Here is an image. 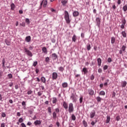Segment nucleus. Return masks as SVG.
Wrapping results in <instances>:
<instances>
[{
    "mask_svg": "<svg viewBox=\"0 0 127 127\" xmlns=\"http://www.w3.org/2000/svg\"><path fill=\"white\" fill-rule=\"evenodd\" d=\"M103 70H102V68H99L98 69V73H102Z\"/></svg>",
    "mask_w": 127,
    "mask_h": 127,
    "instance_id": "obj_64",
    "label": "nucleus"
},
{
    "mask_svg": "<svg viewBox=\"0 0 127 127\" xmlns=\"http://www.w3.org/2000/svg\"><path fill=\"white\" fill-rule=\"evenodd\" d=\"M25 22H26L27 23H28V24H29V23H30V21L29 20V19H28V18H26V19H25Z\"/></svg>",
    "mask_w": 127,
    "mask_h": 127,
    "instance_id": "obj_49",
    "label": "nucleus"
},
{
    "mask_svg": "<svg viewBox=\"0 0 127 127\" xmlns=\"http://www.w3.org/2000/svg\"><path fill=\"white\" fill-rule=\"evenodd\" d=\"M87 50L88 51H90V50H91V45L90 44H88L87 45Z\"/></svg>",
    "mask_w": 127,
    "mask_h": 127,
    "instance_id": "obj_37",
    "label": "nucleus"
},
{
    "mask_svg": "<svg viewBox=\"0 0 127 127\" xmlns=\"http://www.w3.org/2000/svg\"><path fill=\"white\" fill-rule=\"evenodd\" d=\"M88 94L89 95H90V96H93L94 95V91L93 90V89H89L88 90Z\"/></svg>",
    "mask_w": 127,
    "mask_h": 127,
    "instance_id": "obj_11",
    "label": "nucleus"
},
{
    "mask_svg": "<svg viewBox=\"0 0 127 127\" xmlns=\"http://www.w3.org/2000/svg\"><path fill=\"white\" fill-rule=\"evenodd\" d=\"M59 71H60V72H63L64 71V67H62V66H60V67L58 68Z\"/></svg>",
    "mask_w": 127,
    "mask_h": 127,
    "instance_id": "obj_39",
    "label": "nucleus"
},
{
    "mask_svg": "<svg viewBox=\"0 0 127 127\" xmlns=\"http://www.w3.org/2000/svg\"><path fill=\"white\" fill-rule=\"evenodd\" d=\"M83 103V96H80L79 98V104Z\"/></svg>",
    "mask_w": 127,
    "mask_h": 127,
    "instance_id": "obj_43",
    "label": "nucleus"
},
{
    "mask_svg": "<svg viewBox=\"0 0 127 127\" xmlns=\"http://www.w3.org/2000/svg\"><path fill=\"white\" fill-rule=\"evenodd\" d=\"M73 16L76 17L79 16V12L78 11H74L72 13Z\"/></svg>",
    "mask_w": 127,
    "mask_h": 127,
    "instance_id": "obj_12",
    "label": "nucleus"
},
{
    "mask_svg": "<svg viewBox=\"0 0 127 127\" xmlns=\"http://www.w3.org/2000/svg\"><path fill=\"white\" fill-rule=\"evenodd\" d=\"M52 57L53 60H56L58 58V56L56 53H54L52 55Z\"/></svg>",
    "mask_w": 127,
    "mask_h": 127,
    "instance_id": "obj_13",
    "label": "nucleus"
},
{
    "mask_svg": "<svg viewBox=\"0 0 127 127\" xmlns=\"http://www.w3.org/2000/svg\"><path fill=\"white\" fill-rule=\"evenodd\" d=\"M108 65H105L103 67V70H107L108 69Z\"/></svg>",
    "mask_w": 127,
    "mask_h": 127,
    "instance_id": "obj_55",
    "label": "nucleus"
},
{
    "mask_svg": "<svg viewBox=\"0 0 127 127\" xmlns=\"http://www.w3.org/2000/svg\"><path fill=\"white\" fill-rule=\"evenodd\" d=\"M107 61H108V63H111V62H112V61H113L112 60V58H109L108 59Z\"/></svg>",
    "mask_w": 127,
    "mask_h": 127,
    "instance_id": "obj_53",
    "label": "nucleus"
},
{
    "mask_svg": "<svg viewBox=\"0 0 127 127\" xmlns=\"http://www.w3.org/2000/svg\"><path fill=\"white\" fill-rule=\"evenodd\" d=\"M71 120L72 121H76V116H75V115H71Z\"/></svg>",
    "mask_w": 127,
    "mask_h": 127,
    "instance_id": "obj_36",
    "label": "nucleus"
},
{
    "mask_svg": "<svg viewBox=\"0 0 127 127\" xmlns=\"http://www.w3.org/2000/svg\"><path fill=\"white\" fill-rule=\"evenodd\" d=\"M55 110L57 114H58V113H60V110L59 109V108H56Z\"/></svg>",
    "mask_w": 127,
    "mask_h": 127,
    "instance_id": "obj_50",
    "label": "nucleus"
},
{
    "mask_svg": "<svg viewBox=\"0 0 127 127\" xmlns=\"http://www.w3.org/2000/svg\"><path fill=\"white\" fill-rule=\"evenodd\" d=\"M82 123H83V125L84 127H88V124H87V122H86V121L83 120L82 121Z\"/></svg>",
    "mask_w": 127,
    "mask_h": 127,
    "instance_id": "obj_33",
    "label": "nucleus"
},
{
    "mask_svg": "<svg viewBox=\"0 0 127 127\" xmlns=\"http://www.w3.org/2000/svg\"><path fill=\"white\" fill-rule=\"evenodd\" d=\"M42 4H43L44 7H46L47 6V0H43L40 3V8L42 7Z\"/></svg>",
    "mask_w": 127,
    "mask_h": 127,
    "instance_id": "obj_6",
    "label": "nucleus"
},
{
    "mask_svg": "<svg viewBox=\"0 0 127 127\" xmlns=\"http://www.w3.org/2000/svg\"><path fill=\"white\" fill-rule=\"evenodd\" d=\"M70 100H72V103H76V102H77V97H76V95H75V94L71 93V95L70 96Z\"/></svg>",
    "mask_w": 127,
    "mask_h": 127,
    "instance_id": "obj_4",
    "label": "nucleus"
},
{
    "mask_svg": "<svg viewBox=\"0 0 127 127\" xmlns=\"http://www.w3.org/2000/svg\"><path fill=\"white\" fill-rule=\"evenodd\" d=\"M21 127H26V125L24 123H22L21 124Z\"/></svg>",
    "mask_w": 127,
    "mask_h": 127,
    "instance_id": "obj_56",
    "label": "nucleus"
},
{
    "mask_svg": "<svg viewBox=\"0 0 127 127\" xmlns=\"http://www.w3.org/2000/svg\"><path fill=\"white\" fill-rule=\"evenodd\" d=\"M116 97V92H113L112 93V98H115Z\"/></svg>",
    "mask_w": 127,
    "mask_h": 127,
    "instance_id": "obj_59",
    "label": "nucleus"
},
{
    "mask_svg": "<svg viewBox=\"0 0 127 127\" xmlns=\"http://www.w3.org/2000/svg\"><path fill=\"white\" fill-rule=\"evenodd\" d=\"M68 113L71 114L74 112V106L73 105V103H70L68 105Z\"/></svg>",
    "mask_w": 127,
    "mask_h": 127,
    "instance_id": "obj_2",
    "label": "nucleus"
},
{
    "mask_svg": "<svg viewBox=\"0 0 127 127\" xmlns=\"http://www.w3.org/2000/svg\"><path fill=\"white\" fill-rule=\"evenodd\" d=\"M25 41H26V42H30V41H31V37H30V36H27L25 38Z\"/></svg>",
    "mask_w": 127,
    "mask_h": 127,
    "instance_id": "obj_17",
    "label": "nucleus"
},
{
    "mask_svg": "<svg viewBox=\"0 0 127 127\" xmlns=\"http://www.w3.org/2000/svg\"><path fill=\"white\" fill-rule=\"evenodd\" d=\"M1 116L2 118H5L6 117V114L4 112H1Z\"/></svg>",
    "mask_w": 127,
    "mask_h": 127,
    "instance_id": "obj_41",
    "label": "nucleus"
},
{
    "mask_svg": "<svg viewBox=\"0 0 127 127\" xmlns=\"http://www.w3.org/2000/svg\"><path fill=\"white\" fill-rule=\"evenodd\" d=\"M10 7L11 10H14V8H15V5H14V3H12L10 4Z\"/></svg>",
    "mask_w": 127,
    "mask_h": 127,
    "instance_id": "obj_28",
    "label": "nucleus"
},
{
    "mask_svg": "<svg viewBox=\"0 0 127 127\" xmlns=\"http://www.w3.org/2000/svg\"><path fill=\"white\" fill-rule=\"evenodd\" d=\"M5 43H6V45L9 46L10 45V41L7 39H5L4 40Z\"/></svg>",
    "mask_w": 127,
    "mask_h": 127,
    "instance_id": "obj_29",
    "label": "nucleus"
},
{
    "mask_svg": "<svg viewBox=\"0 0 127 127\" xmlns=\"http://www.w3.org/2000/svg\"><path fill=\"white\" fill-rule=\"evenodd\" d=\"M0 127H5V124L1 123L0 125Z\"/></svg>",
    "mask_w": 127,
    "mask_h": 127,
    "instance_id": "obj_60",
    "label": "nucleus"
},
{
    "mask_svg": "<svg viewBox=\"0 0 127 127\" xmlns=\"http://www.w3.org/2000/svg\"><path fill=\"white\" fill-rule=\"evenodd\" d=\"M34 125L36 127L37 126H39L41 125V121L40 120H36L34 122Z\"/></svg>",
    "mask_w": 127,
    "mask_h": 127,
    "instance_id": "obj_10",
    "label": "nucleus"
},
{
    "mask_svg": "<svg viewBox=\"0 0 127 127\" xmlns=\"http://www.w3.org/2000/svg\"><path fill=\"white\" fill-rule=\"evenodd\" d=\"M61 2L64 6L66 5V3H68V1L66 0H62Z\"/></svg>",
    "mask_w": 127,
    "mask_h": 127,
    "instance_id": "obj_21",
    "label": "nucleus"
},
{
    "mask_svg": "<svg viewBox=\"0 0 127 127\" xmlns=\"http://www.w3.org/2000/svg\"><path fill=\"white\" fill-rule=\"evenodd\" d=\"M122 24L120 26V27L121 29H125V28L126 27V24L127 23V20L126 19H123L121 21Z\"/></svg>",
    "mask_w": 127,
    "mask_h": 127,
    "instance_id": "obj_3",
    "label": "nucleus"
},
{
    "mask_svg": "<svg viewBox=\"0 0 127 127\" xmlns=\"http://www.w3.org/2000/svg\"><path fill=\"white\" fill-rule=\"evenodd\" d=\"M95 79V76L92 74L90 76V80H94Z\"/></svg>",
    "mask_w": 127,
    "mask_h": 127,
    "instance_id": "obj_57",
    "label": "nucleus"
},
{
    "mask_svg": "<svg viewBox=\"0 0 127 127\" xmlns=\"http://www.w3.org/2000/svg\"><path fill=\"white\" fill-rule=\"evenodd\" d=\"M57 118V113L56 112L53 113V120H56Z\"/></svg>",
    "mask_w": 127,
    "mask_h": 127,
    "instance_id": "obj_22",
    "label": "nucleus"
},
{
    "mask_svg": "<svg viewBox=\"0 0 127 127\" xmlns=\"http://www.w3.org/2000/svg\"><path fill=\"white\" fill-rule=\"evenodd\" d=\"M99 95H100V96H105V95H106V92L104 91H101L99 92Z\"/></svg>",
    "mask_w": 127,
    "mask_h": 127,
    "instance_id": "obj_35",
    "label": "nucleus"
},
{
    "mask_svg": "<svg viewBox=\"0 0 127 127\" xmlns=\"http://www.w3.org/2000/svg\"><path fill=\"white\" fill-rule=\"evenodd\" d=\"M41 81L42 83H44V84H46V78H45L44 76H42L41 78Z\"/></svg>",
    "mask_w": 127,
    "mask_h": 127,
    "instance_id": "obj_20",
    "label": "nucleus"
},
{
    "mask_svg": "<svg viewBox=\"0 0 127 127\" xmlns=\"http://www.w3.org/2000/svg\"><path fill=\"white\" fill-rule=\"evenodd\" d=\"M97 63H98V66L100 67V66H101V65H102V59H101V58H98L97 59Z\"/></svg>",
    "mask_w": 127,
    "mask_h": 127,
    "instance_id": "obj_19",
    "label": "nucleus"
},
{
    "mask_svg": "<svg viewBox=\"0 0 127 127\" xmlns=\"http://www.w3.org/2000/svg\"><path fill=\"white\" fill-rule=\"evenodd\" d=\"M42 51L46 54H47V49L46 48V47H43L42 48Z\"/></svg>",
    "mask_w": 127,
    "mask_h": 127,
    "instance_id": "obj_34",
    "label": "nucleus"
},
{
    "mask_svg": "<svg viewBox=\"0 0 127 127\" xmlns=\"http://www.w3.org/2000/svg\"><path fill=\"white\" fill-rule=\"evenodd\" d=\"M52 103L56 105V103H57V98L56 97L53 98Z\"/></svg>",
    "mask_w": 127,
    "mask_h": 127,
    "instance_id": "obj_25",
    "label": "nucleus"
},
{
    "mask_svg": "<svg viewBox=\"0 0 127 127\" xmlns=\"http://www.w3.org/2000/svg\"><path fill=\"white\" fill-rule=\"evenodd\" d=\"M7 77L8 79H11L12 78V74L11 73L8 74Z\"/></svg>",
    "mask_w": 127,
    "mask_h": 127,
    "instance_id": "obj_44",
    "label": "nucleus"
},
{
    "mask_svg": "<svg viewBox=\"0 0 127 127\" xmlns=\"http://www.w3.org/2000/svg\"><path fill=\"white\" fill-rule=\"evenodd\" d=\"M106 118L107 119L106 124H109V123H110V121H111V117L109 116H107Z\"/></svg>",
    "mask_w": 127,
    "mask_h": 127,
    "instance_id": "obj_27",
    "label": "nucleus"
},
{
    "mask_svg": "<svg viewBox=\"0 0 127 127\" xmlns=\"http://www.w3.org/2000/svg\"><path fill=\"white\" fill-rule=\"evenodd\" d=\"M25 52H26L28 56H30V57H32V53H31L30 51L27 50V49H25Z\"/></svg>",
    "mask_w": 127,
    "mask_h": 127,
    "instance_id": "obj_7",
    "label": "nucleus"
},
{
    "mask_svg": "<svg viewBox=\"0 0 127 127\" xmlns=\"http://www.w3.org/2000/svg\"><path fill=\"white\" fill-rule=\"evenodd\" d=\"M18 122H19V123H23V119H22V118H20L18 119Z\"/></svg>",
    "mask_w": 127,
    "mask_h": 127,
    "instance_id": "obj_48",
    "label": "nucleus"
},
{
    "mask_svg": "<svg viewBox=\"0 0 127 127\" xmlns=\"http://www.w3.org/2000/svg\"><path fill=\"white\" fill-rule=\"evenodd\" d=\"M103 99L100 97V96L96 97V101L98 102V103H100L101 101Z\"/></svg>",
    "mask_w": 127,
    "mask_h": 127,
    "instance_id": "obj_31",
    "label": "nucleus"
},
{
    "mask_svg": "<svg viewBox=\"0 0 127 127\" xmlns=\"http://www.w3.org/2000/svg\"><path fill=\"white\" fill-rule=\"evenodd\" d=\"M33 93V92L32 91V90H29L27 92V94L28 95H31V93Z\"/></svg>",
    "mask_w": 127,
    "mask_h": 127,
    "instance_id": "obj_54",
    "label": "nucleus"
},
{
    "mask_svg": "<svg viewBox=\"0 0 127 127\" xmlns=\"http://www.w3.org/2000/svg\"><path fill=\"white\" fill-rule=\"evenodd\" d=\"M77 40V36H76V35L74 34L72 37V41L73 42H76V41Z\"/></svg>",
    "mask_w": 127,
    "mask_h": 127,
    "instance_id": "obj_23",
    "label": "nucleus"
},
{
    "mask_svg": "<svg viewBox=\"0 0 127 127\" xmlns=\"http://www.w3.org/2000/svg\"><path fill=\"white\" fill-rule=\"evenodd\" d=\"M31 108H32V106L29 107L28 109V112L30 115H32V114H33V112H34V110Z\"/></svg>",
    "mask_w": 127,
    "mask_h": 127,
    "instance_id": "obj_9",
    "label": "nucleus"
},
{
    "mask_svg": "<svg viewBox=\"0 0 127 127\" xmlns=\"http://www.w3.org/2000/svg\"><path fill=\"white\" fill-rule=\"evenodd\" d=\"M81 37L82 38H84L85 37V34L84 33H81Z\"/></svg>",
    "mask_w": 127,
    "mask_h": 127,
    "instance_id": "obj_62",
    "label": "nucleus"
},
{
    "mask_svg": "<svg viewBox=\"0 0 127 127\" xmlns=\"http://www.w3.org/2000/svg\"><path fill=\"white\" fill-rule=\"evenodd\" d=\"M63 107L65 110H68V104L65 101L63 102Z\"/></svg>",
    "mask_w": 127,
    "mask_h": 127,
    "instance_id": "obj_15",
    "label": "nucleus"
},
{
    "mask_svg": "<svg viewBox=\"0 0 127 127\" xmlns=\"http://www.w3.org/2000/svg\"><path fill=\"white\" fill-rule=\"evenodd\" d=\"M123 11L126 12V11H127V4L123 6Z\"/></svg>",
    "mask_w": 127,
    "mask_h": 127,
    "instance_id": "obj_38",
    "label": "nucleus"
},
{
    "mask_svg": "<svg viewBox=\"0 0 127 127\" xmlns=\"http://www.w3.org/2000/svg\"><path fill=\"white\" fill-rule=\"evenodd\" d=\"M2 67H5V59L3 58L2 60Z\"/></svg>",
    "mask_w": 127,
    "mask_h": 127,
    "instance_id": "obj_32",
    "label": "nucleus"
},
{
    "mask_svg": "<svg viewBox=\"0 0 127 127\" xmlns=\"http://www.w3.org/2000/svg\"><path fill=\"white\" fill-rule=\"evenodd\" d=\"M116 42V38L115 37H112L111 38V44H114Z\"/></svg>",
    "mask_w": 127,
    "mask_h": 127,
    "instance_id": "obj_30",
    "label": "nucleus"
},
{
    "mask_svg": "<svg viewBox=\"0 0 127 127\" xmlns=\"http://www.w3.org/2000/svg\"><path fill=\"white\" fill-rule=\"evenodd\" d=\"M126 48H127V46L123 45L122 46V47L121 48V49H122V51H126Z\"/></svg>",
    "mask_w": 127,
    "mask_h": 127,
    "instance_id": "obj_42",
    "label": "nucleus"
},
{
    "mask_svg": "<svg viewBox=\"0 0 127 127\" xmlns=\"http://www.w3.org/2000/svg\"><path fill=\"white\" fill-rule=\"evenodd\" d=\"M97 122H94V121H92L91 123V124L92 125V126H95V125H96Z\"/></svg>",
    "mask_w": 127,
    "mask_h": 127,
    "instance_id": "obj_61",
    "label": "nucleus"
},
{
    "mask_svg": "<svg viewBox=\"0 0 127 127\" xmlns=\"http://www.w3.org/2000/svg\"><path fill=\"white\" fill-rule=\"evenodd\" d=\"M127 83L126 81H124L123 82H122L121 85L122 88H125L127 86Z\"/></svg>",
    "mask_w": 127,
    "mask_h": 127,
    "instance_id": "obj_24",
    "label": "nucleus"
},
{
    "mask_svg": "<svg viewBox=\"0 0 127 127\" xmlns=\"http://www.w3.org/2000/svg\"><path fill=\"white\" fill-rule=\"evenodd\" d=\"M57 78H58V74L56 72H54L52 74V80H57Z\"/></svg>",
    "mask_w": 127,
    "mask_h": 127,
    "instance_id": "obj_5",
    "label": "nucleus"
},
{
    "mask_svg": "<svg viewBox=\"0 0 127 127\" xmlns=\"http://www.w3.org/2000/svg\"><path fill=\"white\" fill-rule=\"evenodd\" d=\"M64 19L66 22V23L69 24L71 22V20H70V17L69 16V13L66 11H64Z\"/></svg>",
    "mask_w": 127,
    "mask_h": 127,
    "instance_id": "obj_1",
    "label": "nucleus"
},
{
    "mask_svg": "<svg viewBox=\"0 0 127 127\" xmlns=\"http://www.w3.org/2000/svg\"><path fill=\"white\" fill-rule=\"evenodd\" d=\"M62 87L64 88H68V83L64 82V83H62Z\"/></svg>",
    "mask_w": 127,
    "mask_h": 127,
    "instance_id": "obj_16",
    "label": "nucleus"
},
{
    "mask_svg": "<svg viewBox=\"0 0 127 127\" xmlns=\"http://www.w3.org/2000/svg\"><path fill=\"white\" fill-rule=\"evenodd\" d=\"M45 62L47 63H48L49 62H50V59L49 58V57H47L45 58Z\"/></svg>",
    "mask_w": 127,
    "mask_h": 127,
    "instance_id": "obj_40",
    "label": "nucleus"
},
{
    "mask_svg": "<svg viewBox=\"0 0 127 127\" xmlns=\"http://www.w3.org/2000/svg\"><path fill=\"white\" fill-rule=\"evenodd\" d=\"M121 34L122 36L124 37V38H126V37H127V33L125 31H122L121 32Z\"/></svg>",
    "mask_w": 127,
    "mask_h": 127,
    "instance_id": "obj_26",
    "label": "nucleus"
},
{
    "mask_svg": "<svg viewBox=\"0 0 127 127\" xmlns=\"http://www.w3.org/2000/svg\"><path fill=\"white\" fill-rule=\"evenodd\" d=\"M37 64H38L37 61H35V62H33V66L34 67H36V65H37Z\"/></svg>",
    "mask_w": 127,
    "mask_h": 127,
    "instance_id": "obj_46",
    "label": "nucleus"
},
{
    "mask_svg": "<svg viewBox=\"0 0 127 127\" xmlns=\"http://www.w3.org/2000/svg\"><path fill=\"white\" fill-rule=\"evenodd\" d=\"M81 72H83L84 74L85 75V74H87V73H88V68L86 67L83 68L82 70H81Z\"/></svg>",
    "mask_w": 127,
    "mask_h": 127,
    "instance_id": "obj_18",
    "label": "nucleus"
},
{
    "mask_svg": "<svg viewBox=\"0 0 127 127\" xmlns=\"http://www.w3.org/2000/svg\"><path fill=\"white\" fill-rule=\"evenodd\" d=\"M42 95V92H41V91H39V92H38V96H41Z\"/></svg>",
    "mask_w": 127,
    "mask_h": 127,
    "instance_id": "obj_58",
    "label": "nucleus"
},
{
    "mask_svg": "<svg viewBox=\"0 0 127 127\" xmlns=\"http://www.w3.org/2000/svg\"><path fill=\"white\" fill-rule=\"evenodd\" d=\"M22 106L23 107L26 106V102L25 101L22 102Z\"/></svg>",
    "mask_w": 127,
    "mask_h": 127,
    "instance_id": "obj_52",
    "label": "nucleus"
},
{
    "mask_svg": "<svg viewBox=\"0 0 127 127\" xmlns=\"http://www.w3.org/2000/svg\"><path fill=\"white\" fill-rule=\"evenodd\" d=\"M95 116H96V112L95 110H92L90 113V117L91 119H93Z\"/></svg>",
    "mask_w": 127,
    "mask_h": 127,
    "instance_id": "obj_8",
    "label": "nucleus"
},
{
    "mask_svg": "<svg viewBox=\"0 0 127 127\" xmlns=\"http://www.w3.org/2000/svg\"><path fill=\"white\" fill-rule=\"evenodd\" d=\"M110 80L107 79L105 80V82L104 83V86H108V82H109Z\"/></svg>",
    "mask_w": 127,
    "mask_h": 127,
    "instance_id": "obj_45",
    "label": "nucleus"
},
{
    "mask_svg": "<svg viewBox=\"0 0 127 127\" xmlns=\"http://www.w3.org/2000/svg\"><path fill=\"white\" fill-rule=\"evenodd\" d=\"M48 112L49 113V114H51L52 112H51V107H49L48 108Z\"/></svg>",
    "mask_w": 127,
    "mask_h": 127,
    "instance_id": "obj_47",
    "label": "nucleus"
},
{
    "mask_svg": "<svg viewBox=\"0 0 127 127\" xmlns=\"http://www.w3.org/2000/svg\"><path fill=\"white\" fill-rule=\"evenodd\" d=\"M116 121H117V122H119V121H120V120H121V117H120V116H117L116 117Z\"/></svg>",
    "mask_w": 127,
    "mask_h": 127,
    "instance_id": "obj_51",
    "label": "nucleus"
},
{
    "mask_svg": "<svg viewBox=\"0 0 127 127\" xmlns=\"http://www.w3.org/2000/svg\"><path fill=\"white\" fill-rule=\"evenodd\" d=\"M96 23L97 25L99 26H100V24H101V18L100 17L96 18Z\"/></svg>",
    "mask_w": 127,
    "mask_h": 127,
    "instance_id": "obj_14",
    "label": "nucleus"
},
{
    "mask_svg": "<svg viewBox=\"0 0 127 127\" xmlns=\"http://www.w3.org/2000/svg\"><path fill=\"white\" fill-rule=\"evenodd\" d=\"M2 74H3L2 71H0V79H1L2 77Z\"/></svg>",
    "mask_w": 127,
    "mask_h": 127,
    "instance_id": "obj_63",
    "label": "nucleus"
}]
</instances>
